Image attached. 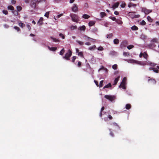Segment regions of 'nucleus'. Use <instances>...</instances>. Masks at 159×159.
<instances>
[{
	"mask_svg": "<svg viewBox=\"0 0 159 159\" xmlns=\"http://www.w3.org/2000/svg\"><path fill=\"white\" fill-rule=\"evenodd\" d=\"M141 11L145 14L148 15L152 11V10L147 9L145 7H141Z\"/></svg>",
	"mask_w": 159,
	"mask_h": 159,
	"instance_id": "nucleus-7",
	"label": "nucleus"
},
{
	"mask_svg": "<svg viewBox=\"0 0 159 159\" xmlns=\"http://www.w3.org/2000/svg\"><path fill=\"white\" fill-rule=\"evenodd\" d=\"M134 47V46L133 45H130L128 46L127 47V48L128 49H130Z\"/></svg>",
	"mask_w": 159,
	"mask_h": 159,
	"instance_id": "nucleus-49",
	"label": "nucleus"
},
{
	"mask_svg": "<svg viewBox=\"0 0 159 159\" xmlns=\"http://www.w3.org/2000/svg\"><path fill=\"white\" fill-rule=\"evenodd\" d=\"M86 29L85 26L83 25L81 26H80L79 27V30H80L81 31H84Z\"/></svg>",
	"mask_w": 159,
	"mask_h": 159,
	"instance_id": "nucleus-17",
	"label": "nucleus"
},
{
	"mask_svg": "<svg viewBox=\"0 0 159 159\" xmlns=\"http://www.w3.org/2000/svg\"><path fill=\"white\" fill-rule=\"evenodd\" d=\"M97 49L99 51H102L103 50V48L102 46H100Z\"/></svg>",
	"mask_w": 159,
	"mask_h": 159,
	"instance_id": "nucleus-52",
	"label": "nucleus"
},
{
	"mask_svg": "<svg viewBox=\"0 0 159 159\" xmlns=\"http://www.w3.org/2000/svg\"><path fill=\"white\" fill-rule=\"evenodd\" d=\"M30 5L33 8H35L36 6V3L34 2V1H33V0H30Z\"/></svg>",
	"mask_w": 159,
	"mask_h": 159,
	"instance_id": "nucleus-13",
	"label": "nucleus"
},
{
	"mask_svg": "<svg viewBox=\"0 0 159 159\" xmlns=\"http://www.w3.org/2000/svg\"><path fill=\"white\" fill-rule=\"evenodd\" d=\"M96 41V39L90 38V40H89V41L93 43H94Z\"/></svg>",
	"mask_w": 159,
	"mask_h": 159,
	"instance_id": "nucleus-50",
	"label": "nucleus"
},
{
	"mask_svg": "<svg viewBox=\"0 0 159 159\" xmlns=\"http://www.w3.org/2000/svg\"><path fill=\"white\" fill-rule=\"evenodd\" d=\"M125 6H126L125 3L124 2H123V1L121 2V4L120 5L121 7L122 8H124L125 7Z\"/></svg>",
	"mask_w": 159,
	"mask_h": 159,
	"instance_id": "nucleus-29",
	"label": "nucleus"
},
{
	"mask_svg": "<svg viewBox=\"0 0 159 159\" xmlns=\"http://www.w3.org/2000/svg\"><path fill=\"white\" fill-rule=\"evenodd\" d=\"M104 108H104V107H102L101 108V111H100V115H99L100 116V117H101L102 116V111L104 109Z\"/></svg>",
	"mask_w": 159,
	"mask_h": 159,
	"instance_id": "nucleus-40",
	"label": "nucleus"
},
{
	"mask_svg": "<svg viewBox=\"0 0 159 159\" xmlns=\"http://www.w3.org/2000/svg\"><path fill=\"white\" fill-rule=\"evenodd\" d=\"M119 5V3L118 2H116L113 4L112 5L111 8L113 10H114L116 8H117Z\"/></svg>",
	"mask_w": 159,
	"mask_h": 159,
	"instance_id": "nucleus-11",
	"label": "nucleus"
},
{
	"mask_svg": "<svg viewBox=\"0 0 159 159\" xmlns=\"http://www.w3.org/2000/svg\"><path fill=\"white\" fill-rule=\"evenodd\" d=\"M119 40L117 39H115L113 40V43L115 44H118L119 43Z\"/></svg>",
	"mask_w": 159,
	"mask_h": 159,
	"instance_id": "nucleus-21",
	"label": "nucleus"
},
{
	"mask_svg": "<svg viewBox=\"0 0 159 159\" xmlns=\"http://www.w3.org/2000/svg\"><path fill=\"white\" fill-rule=\"evenodd\" d=\"M103 80H101L100 81L99 83V87L100 88L102 87V84L103 83Z\"/></svg>",
	"mask_w": 159,
	"mask_h": 159,
	"instance_id": "nucleus-51",
	"label": "nucleus"
},
{
	"mask_svg": "<svg viewBox=\"0 0 159 159\" xmlns=\"http://www.w3.org/2000/svg\"><path fill=\"white\" fill-rule=\"evenodd\" d=\"M96 48V46L95 45H94L91 47L89 48L88 49L89 50H93Z\"/></svg>",
	"mask_w": 159,
	"mask_h": 159,
	"instance_id": "nucleus-25",
	"label": "nucleus"
},
{
	"mask_svg": "<svg viewBox=\"0 0 159 159\" xmlns=\"http://www.w3.org/2000/svg\"><path fill=\"white\" fill-rule=\"evenodd\" d=\"M84 39L86 40L87 41H89L90 40V38L88 37L86 35H84Z\"/></svg>",
	"mask_w": 159,
	"mask_h": 159,
	"instance_id": "nucleus-44",
	"label": "nucleus"
},
{
	"mask_svg": "<svg viewBox=\"0 0 159 159\" xmlns=\"http://www.w3.org/2000/svg\"><path fill=\"white\" fill-rule=\"evenodd\" d=\"M90 62L94 64L95 63L96 61L94 60L93 57L91 58L90 60Z\"/></svg>",
	"mask_w": 159,
	"mask_h": 159,
	"instance_id": "nucleus-47",
	"label": "nucleus"
},
{
	"mask_svg": "<svg viewBox=\"0 0 159 159\" xmlns=\"http://www.w3.org/2000/svg\"><path fill=\"white\" fill-rule=\"evenodd\" d=\"M81 65V62L80 61H78V66L80 67Z\"/></svg>",
	"mask_w": 159,
	"mask_h": 159,
	"instance_id": "nucleus-64",
	"label": "nucleus"
},
{
	"mask_svg": "<svg viewBox=\"0 0 159 159\" xmlns=\"http://www.w3.org/2000/svg\"><path fill=\"white\" fill-rule=\"evenodd\" d=\"M113 125L114 126H117L119 129H120V126L118 125L115 122H114L113 123Z\"/></svg>",
	"mask_w": 159,
	"mask_h": 159,
	"instance_id": "nucleus-57",
	"label": "nucleus"
},
{
	"mask_svg": "<svg viewBox=\"0 0 159 159\" xmlns=\"http://www.w3.org/2000/svg\"><path fill=\"white\" fill-rule=\"evenodd\" d=\"M137 6V5L135 4H134L130 2L129 3L128 5V7L129 8H130L131 7H135Z\"/></svg>",
	"mask_w": 159,
	"mask_h": 159,
	"instance_id": "nucleus-12",
	"label": "nucleus"
},
{
	"mask_svg": "<svg viewBox=\"0 0 159 159\" xmlns=\"http://www.w3.org/2000/svg\"><path fill=\"white\" fill-rule=\"evenodd\" d=\"M151 42H155V43H158V39H157L156 38H154L152 39L151 40Z\"/></svg>",
	"mask_w": 159,
	"mask_h": 159,
	"instance_id": "nucleus-23",
	"label": "nucleus"
},
{
	"mask_svg": "<svg viewBox=\"0 0 159 159\" xmlns=\"http://www.w3.org/2000/svg\"><path fill=\"white\" fill-rule=\"evenodd\" d=\"M146 22L143 20H142L139 23V25H142V26L145 25H146Z\"/></svg>",
	"mask_w": 159,
	"mask_h": 159,
	"instance_id": "nucleus-22",
	"label": "nucleus"
},
{
	"mask_svg": "<svg viewBox=\"0 0 159 159\" xmlns=\"http://www.w3.org/2000/svg\"><path fill=\"white\" fill-rule=\"evenodd\" d=\"M49 12H46L44 16L48 18H49Z\"/></svg>",
	"mask_w": 159,
	"mask_h": 159,
	"instance_id": "nucleus-54",
	"label": "nucleus"
},
{
	"mask_svg": "<svg viewBox=\"0 0 159 159\" xmlns=\"http://www.w3.org/2000/svg\"><path fill=\"white\" fill-rule=\"evenodd\" d=\"M87 72H88L89 74H92L93 73V70L89 67L87 70Z\"/></svg>",
	"mask_w": 159,
	"mask_h": 159,
	"instance_id": "nucleus-16",
	"label": "nucleus"
},
{
	"mask_svg": "<svg viewBox=\"0 0 159 159\" xmlns=\"http://www.w3.org/2000/svg\"><path fill=\"white\" fill-rule=\"evenodd\" d=\"M43 17H40L39 20L38 22V23L39 24V25H42L43 21Z\"/></svg>",
	"mask_w": 159,
	"mask_h": 159,
	"instance_id": "nucleus-14",
	"label": "nucleus"
},
{
	"mask_svg": "<svg viewBox=\"0 0 159 159\" xmlns=\"http://www.w3.org/2000/svg\"><path fill=\"white\" fill-rule=\"evenodd\" d=\"M153 71L154 72L156 73H158L159 72V70L157 69L154 68Z\"/></svg>",
	"mask_w": 159,
	"mask_h": 159,
	"instance_id": "nucleus-53",
	"label": "nucleus"
},
{
	"mask_svg": "<svg viewBox=\"0 0 159 159\" xmlns=\"http://www.w3.org/2000/svg\"><path fill=\"white\" fill-rule=\"evenodd\" d=\"M82 17L84 18L87 19L89 18L90 16L87 14H84L82 16Z\"/></svg>",
	"mask_w": 159,
	"mask_h": 159,
	"instance_id": "nucleus-28",
	"label": "nucleus"
},
{
	"mask_svg": "<svg viewBox=\"0 0 159 159\" xmlns=\"http://www.w3.org/2000/svg\"><path fill=\"white\" fill-rule=\"evenodd\" d=\"M50 38L53 40V41L54 42H57L59 41L58 39L54 38L52 37H51Z\"/></svg>",
	"mask_w": 159,
	"mask_h": 159,
	"instance_id": "nucleus-31",
	"label": "nucleus"
},
{
	"mask_svg": "<svg viewBox=\"0 0 159 159\" xmlns=\"http://www.w3.org/2000/svg\"><path fill=\"white\" fill-rule=\"evenodd\" d=\"M72 52L70 50H68L67 52L65 54V56L63 57V58L67 60H70V57L71 56Z\"/></svg>",
	"mask_w": 159,
	"mask_h": 159,
	"instance_id": "nucleus-3",
	"label": "nucleus"
},
{
	"mask_svg": "<svg viewBox=\"0 0 159 159\" xmlns=\"http://www.w3.org/2000/svg\"><path fill=\"white\" fill-rule=\"evenodd\" d=\"M72 11L74 12H76L78 11V9L77 5L76 4H74L72 7Z\"/></svg>",
	"mask_w": 159,
	"mask_h": 159,
	"instance_id": "nucleus-10",
	"label": "nucleus"
},
{
	"mask_svg": "<svg viewBox=\"0 0 159 159\" xmlns=\"http://www.w3.org/2000/svg\"><path fill=\"white\" fill-rule=\"evenodd\" d=\"M70 16L71 17V19L73 21L78 22V16L77 15L73 13H71Z\"/></svg>",
	"mask_w": 159,
	"mask_h": 159,
	"instance_id": "nucleus-6",
	"label": "nucleus"
},
{
	"mask_svg": "<svg viewBox=\"0 0 159 159\" xmlns=\"http://www.w3.org/2000/svg\"><path fill=\"white\" fill-rule=\"evenodd\" d=\"M104 97L111 102H114V100L116 99V97L114 95H105Z\"/></svg>",
	"mask_w": 159,
	"mask_h": 159,
	"instance_id": "nucleus-2",
	"label": "nucleus"
},
{
	"mask_svg": "<svg viewBox=\"0 0 159 159\" xmlns=\"http://www.w3.org/2000/svg\"><path fill=\"white\" fill-rule=\"evenodd\" d=\"M77 28V27L76 26H71V28L72 29H76Z\"/></svg>",
	"mask_w": 159,
	"mask_h": 159,
	"instance_id": "nucleus-59",
	"label": "nucleus"
},
{
	"mask_svg": "<svg viewBox=\"0 0 159 159\" xmlns=\"http://www.w3.org/2000/svg\"><path fill=\"white\" fill-rule=\"evenodd\" d=\"M65 52V50L64 48H63L59 52L60 55H62Z\"/></svg>",
	"mask_w": 159,
	"mask_h": 159,
	"instance_id": "nucleus-38",
	"label": "nucleus"
},
{
	"mask_svg": "<svg viewBox=\"0 0 159 159\" xmlns=\"http://www.w3.org/2000/svg\"><path fill=\"white\" fill-rule=\"evenodd\" d=\"M112 34L111 33L107 34L106 36V37L107 38L110 39L112 37Z\"/></svg>",
	"mask_w": 159,
	"mask_h": 159,
	"instance_id": "nucleus-39",
	"label": "nucleus"
},
{
	"mask_svg": "<svg viewBox=\"0 0 159 159\" xmlns=\"http://www.w3.org/2000/svg\"><path fill=\"white\" fill-rule=\"evenodd\" d=\"M128 44V42L127 40H125L123 41L120 44V47L121 48L125 47Z\"/></svg>",
	"mask_w": 159,
	"mask_h": 159,
	"instance_id": "nucleus-9",
	"label": "nucleus"
},
{
	"mask_svg": "<svg viewBox=\"0 0 159 159\" xmlns=\"http://www.w3.org/2000/svg\"><path fill=\"white\" fill-rule=\"evenodd\" d=\"M78 55H79V56L80 57L82 58L84 57L83 52H79L78 53Z\"/></svg>",
	"mask_w": 159,
	"mask_h": 159,
	"instance_id": "nucleus-32",
	"label": "nucleus"
},
{
	"mask_svg": "<svg viewBox=\"0 0 159 159\" xmlns=\"http://www.w3.org/2000/svg\"><path fill=\"white\" fill-rule=\"evenodd\" d=\"M111 87V85L110 83H109L108 84H107L105 86H104L103 89H105V88H110Z\"/></svg>",
	"mask_w": 159,
	"mask_h": 159,
	"instance_id": "nucleus-26",
	"label": "nucleus"
},
{
	"mask_svg": "<svg viewBox=\"0 0 159 159\" xmlns=\"http://www.w3.org/2000/svg\"><path fill=\"white\" fill-rule=\"evenodd\" d=\"M126 79L125 77H124L123 78L122 81L121 82L120 84L119 85V88H121L124 89H125L126 88L125 87L126 82Z\"/></svg>",
	"mask_w": 159,
	"mask_h": 159,
	"instance_id": "nucleus-4",
	"label": "nucleus"
},
{
	"mask_svg": "<svg viewBox=\"0 0 159 159\" xmlns=\"http://www.w3.org/2000/svg\"><path fill=\"white\" fill-rule=\"evenodd\" d=\"M131 107V105L129 104H127L125 106V108L127 110L129 109Z\"/></svg>",
	"mask_w": 159,
	"mask_h": 159,
	"instance_id": "nucleus-30",
	"label": "nucleus"
},
{
	"mask_svg": "<svg viewBox=\"0 0 159 159\" xmlns=\"http://www.w3.org/2000/svg\"><path fill=\"white\" fill-rule=\"evenodd\" d=\"M7 8L8 10L12 11H13L14 9L13 7L11 5L8 6L7 7Z\"/></svg>",
	"mask_w": 159,
	"mask_h": 159,
	"instance_id": "nucleus-24",
	"label": "nucleus"
},
{
	"mask_svg": "<svg viewBox=\"0 0 159 159\" xmlns=\"http://www.w3.org/2000/svg\"><path fill=\"white\" fill-rule=\"evenodd\" d=\"M143 56L144 58L145 59H147L148 57V55L146 52H144L143 53Z\"/></svg>",
	"mask_w": 159,
	"mask_h": 159,
	"instance_id": "nucleus-43",
	"label": "nucleus"
},
{
	"mask_svg": "<svg viewBox=\"0 0 159 159\" xmlns=\"http://www.w3.org/2000/svg\"><path fill=\"white\" fill-rule=\"evenodd\" d=\"M156 45L153 43H150L147 45V47L148 48L155 50Z\"/></svg>",
	"mask_w": 159,
	"mask_h": 159,
	"instance_id": "nucleus-8",
	"label": "nucleus"
},
{
	"mask_svg": "<svg viewBox=\"0 0 159 159\" xmlns=\"http://www.w3.org/2000/svg\"><path fill=\"white\" fill-rule=\"evenodd\" d=\"M16 9L17 11H20L21 10L22 8V7L20 6H17L16 7Z\"/></svg>",
	"mask_w": 159,
	"mask_h": 159,
	"instance_id": "nucleus-42",
	"label": "nucleus"
},
{
	"mask_svg": "<svg viewBox=\"0 0 159 159\" xmlns=\"http://www.w3.org/2000/svg\"><path fill=\"white\" fill-rule=\"evenodd\" d=\"M18 25L20 27L22 28L25 26V24L22 23L20 21L18 22Z\"/></svg>",
	"mask_w": 159,
	"mask_h": 159,
	"instance_id": "nucleus-18",
	"label": "nucleus"
},
{
	"mask_svg": "<svg viewBox=\"0 0 159 159\" xmlns=\"http://www.w3.org/2000/svg\"><path fill=\"white\" fill-rule=\"evenodd\" d=\"M120 78V76H118L117 78H116L114 80V84H113V85H116L117 84L118 81L119 79Z\"/></svg>",
	"mask_w": 159,
	"mask_h": 159,
	"instance_id": "nucleus-15",
	"label": "nucleus"
},
{
	"mask_svg": "<svg viewBox=\"0 0 159 159\" xmlns=\"http://www.w3.org/2000/svg\"><path fill=\"white\" fill-rule=\"evenodd\" d=\"M48 48L49 49V50H50L51 51H56L57 49V48L56 47H52L50 48L49 46H48Z\"/></svg>",
	"mask_w": 159,
	"mask_h": 159,
	"instance_id": "nucleus-19",
	"label": "nucleus"
},
{
	"mask_svg": "<svg viewBox=\"0 0 159 159\" xmlns=\"http://www.w3.org/2000/svg\"><path fill=\"white\" fill-rule=\"evenodd\" d=\"M128 63L139 65H140L144 66L146 65H149L151 66L154 67L155 66L156 64L151 62L148 61L147 62L144 61H140L135 60L132 59H130L127 60Z\"/></svg>",
	"mask_w": 159,
	"mask_h": 159,
	"instance_id": "nucleus-1",
	"label": "nucleus"
},
{
	"mask_svg": "<svg viewBox=\"0 0 159 159\" xmlns=\"http://www.w3.org/2000/svg\"><path fill=\"white\" fill-rule=\"evenodd\" d=\"M147 19L148 21L150 22H152L153 21L152 19L149 16H147Z\"/></svg>",
	"mask_w": 159,
	"mask_h": 159,
	"instance_id": "nucleus-36",
	"label": "nucleus"
},
{
	"mask_svg": "<svg viewBox=\"0 0 159 159\" xmlns=\"http://www.w3.org/2000/svg\"><path fill=\"white\" fill-rule=\"evenodd\" d=\"M151 81V82L153 84H155L156 83V80L154 79H151L150 80L149 79L148 80V81Z\"/></svg>",
	"mask_w": 159,
	"mask_h": 159,
	"instance_id": "nucleus-46",
	"label": "nucleus"
},
{
	"mask_svg": "<svg viewBox=\"0 0 159 159\" xmlns=\"http://www.w3.org/2000/svg\"><path fill=\"white\" fill-rule=\"evenodd\" d=\"M13 28L15 29L17 31H20V28L17 26H14Z\"/></svg>",
	"mask_w": 159,
	"mask_h": 159,
	"instance_id": "nucleus-48",
	"label": "nucleus"
},
{
	"mask_svg": "<svg viewBox=\"0 0 159 159\" xmlns=\"http://www.w3.org/2000/svg\"><path fill=\"white\" fill-rule=\"evenodd\" d=\"M109 130L110 131V135L112 137L114 136V134L111 131V129H109Z\"/></svg>",
	"mask_w": 159,
	"mask_h": 159,
	"instance_id": "nucleus-61",
	"label": "nucleus"
},
{
	"mask_svg": "<svg viewBox=\"0 0 159 159\" xmlns=\"http://www.w3.org/2000/svg\"><path fill=\"white\" fill-rule=\"evenodd\" d=\"M109 18H111L113 21H115L116 20V18L115 17H110Z\"/></svg>",
	"mask_w": 159,
	"mask_h": 159,
	"instance_id": "nucleus-63",
	"label": "nucleus"
},
{
	"mask_svg": "<svg viewBox=\"0 0 159 159\" xmlns=\"http://www.w3.org/2000/svg\"><path fill=\"white\" fill-rule=\"evenodd\" d=\"M2 13L5 15H7L8 14V11L6 10H4L2 11Z\"/></svg>",
	"mask_w": 159,
	"mask_h": 159,
	"instance_id": "nucleus-55",
	"label": "nucleus"
},
{
	"mask_svg": "<svg viewBox=\"0 0 159 159\" xmlns=\"http://www.w3.org/2000/svg\"><path fill=\"white\" fill-rule=\"evenodd\" d=\"M95 21H91L89 22V25L90 26H93L95 24Z\"/></svg>",
	"mask_w": 159,
	"mask_h": 159,
	"instance_id": "nucleus-20",
	"label": "nucleus"
},
{
	"mask_svg": "<svg viewBox=\"0 0 159 159\" xmlns=\"http://www.w3.org/2000/svg\"><path fill=\"white\" fill-rule=\"evenodd\" d=\"M26 27L29 30H30L31 29L30 26L29 24H27L26 25Z\"/></svg>",
	"mask_w": 159,
	"mask_h": 159,
	"instance_id": "nucleus-58",
	"label": "nucleus"
},
{
	"mask_svg": "<svg viewBox=\"0 0 159 159\" xmlns=\"http://www.w3.org/2000/svg\"><path fill=\"white\" fill-rule=\"evenodd\" d=\"M131 28L133 30H136L138 29V28L135 25H134L132 26Z\"/></svg>",
	"mask_w": 159,
	"mask_h": 159,
	"instance_id": "nucleus-27",
	"label": "nucleus"
},
{
	"mask_svg": "<svg viewBox=\"0 0 159 159\" xmlns=\"http://www.w3.org/2000/svg\"><path fill=\"white\" fill-rule=\"evenodd\" d=\"M76 59V56H73L72 57V61L73 62H75V60Z\"/></svg>",
	"mask_w": 159,
	"mask_h": 159,
	"instance_id": "nucleus-56",
	"label": "nucleus"
},
{
	"mask_svg": "<svg viewBox=\"0 0 159 159\" xmlns=\"http://www.w3.org/2000/svg\"><path fill=\"white\" fill-rule=\"evenodd\" d=\"M116 54L117 52L114 51L111 52L110 53V54L112 56L116 55Z\"/></svg>",
	"mask_w": 159,
	"mask_h": 159,
	"instance_id": "nucleus-35",
	"label": "nucleus"
},
{
	"mask_svg": "<svg viewBox=\"0 0 159 159\" xmlns=\"http://www.w3.org/2000/svg\"><path fill=\"white\" fill-rule=\"evenodd\" d=\"M4 27L5 28H8L9 27V26L8 25H7V24H5L3 25Z\"/></svg>",
	"mask_w": 159,
	"mask_h": 159,
	"instance_id": "nucleus-60",
	"label": "nucleus"
},
{
	"mask_svg": "<svg viewBox=\"0 0 159 159\" xmlns=\"http://www.w3.org/2000/svg\"><path fill=\"white\" fill-rule=\"evenodd\" d=\"M100 15L102 18H103L106 15V14L104 12H101Z\"/></svg>",
	"mask_w": 159,
	"mask_h": 159,
	"instance_id": "nucleus-37",
	"label": "nucleus"
},
{
	"mask_svg": "<svg viewBox=\"0 0 159 159\" xmlns=\"http://www.w3.org/2000/svg\"><path fill=\"white\" fill-rule=\"evenodd\" d=\"M12 12L13 13L14 15L16 16H17L18 15V12L16 10H14L13 11H12Z\"/></svg>",
	"mask_w": 159,
	"mask_h": 159,
	"instance_id": "nucleus-34",
	"label": "nucleus"
},
{
	"mask_svg": "<svg viewBox=\"0 0 159 159\" xmlns=\"http://www.w3.org/2000/svg\"><path fill=\"white\" fill-rule=\"evenodd\" d=\"M135 12H130L129 13L128 16L132 19L139 18L140 17L139 15H135L134 14Z\"/></svg>",
	"mask_w": 159,
	"mask_h": 159,
	"instance_id": "nucleus-5",
	"label": "nucleus"
},
{
	"mask_svg": "<svg viewBox=\"0 0 159 159\" xmlns=\"http://www.w3.org/2000/svg\"><path fill=\"white\" fill-rule=\"evenodd\" d=\"M76 42L79 44L80 45L82 46L84 45V43L82 41L76 40Z\"/></svg>",
	"mask_w": 159,
	"mask_h": 159,
	"instance_id": "nucleus-33",
	"label": "nucleus"
},
{
	"mask_svg": "<svg viewBox=\"0 0 159 159\" xmlns=\"http://www.w3.org/2000/svg\"><path fill=\"white\" fill-rule=\"evenodd\" d=\"M59 36L63 39H64L65 38V35L61 33H59Z\"/></svg>",
	"mask_w": 159,
	"mask_h": 159,
	"instance_id": "nucleus-41",
	"label": "nucleus"
},
{
	"mask_svg": "<svg viewBox=\"0 0 159 159\" xmlns=\"http://www.w3.org/2000/svg\"><path fill=\"white\" fill-rule=\"evenodd\" d=\"M117 64H114L112 66V68L113 69L115 70L117 69Z\"/></svg>",
	"mask_w": 159,
	"mask_h": 159,
	"instance_id": "nucleus-45",
	"label": "nucleus"
},
{
	"mask_svg": "<svg viewBox=\"0 0 159 159\" xmlns=\"http://www.w3.org/2000/svg\"><path fill=\"white\" fill-rule=\"evenodd\" d=\"M107 117L108 118H109L110 120H111L112 119V116L110 115H109Z\"/></svg>",
	"mask_w": 159,
	"mask_h": 159,
	"instance_id": "nucleus-62",
	"label": "nucleus"
}]
</instances>
